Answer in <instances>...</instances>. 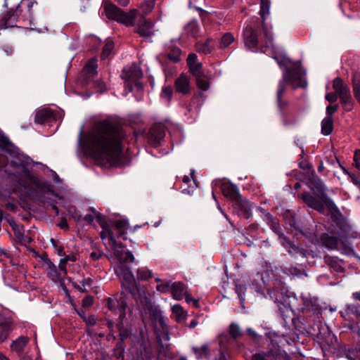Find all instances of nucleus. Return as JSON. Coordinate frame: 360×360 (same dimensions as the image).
I'll return each mask as SVG.
<instances>
[{
    "label": "nucleus",
    "mask_w": 360,
    "mask_h": 360,
    "mask_svg": "<svg viewBox=\"0 0 360 360\" xmlns=\"http://www.w3.org/2000/svg\"><path fill=\"white\" fill-rule=\"evenodd\" d=\"M84 321L89 326H94L96 323V319L94 316H90L89 317H84Z\"/></svg>",
    "instance_id": "774afa93"
},
{
    "label": "nucleus",
    "mask_w": 360,
    "mask_h": 360,
    "mask_svg": "<svg viewBox=\"0 0 360 360\" xmlns=\"http://www.w3.org/2000/svg\"><path fill=\"white\" fill-rule=\"evenodd\" d=\"M141 347L143 349V351L141 352V357L143 359L149 360L153 354V349L150 342L146 340V341H143L141 345Z\"/></svg>",
    "instance_id": "ea45409f"
},
{
    "label": "nucleus",
    "mask_w": 360,
    "mask_h": 360,
    "mask_svg": "<svg viewBox=\"0 0 360 360\" xmlns=\"http://www.w3.org/2000/svg\"><path fill=\"white\" fill-rule=\"evenodd\" d=\"M153 23L148 20H140L136 27V32L141 37H150L153 34Z\"/></svg>",
    "instance_id": "4be33fe9"
},
{
    "label": "nucleus",
    "mask_w": 360,
    "mask_h": 360,
    "mask_svg": "<svg viewBox=\"0 0 360 360\" xmlns=\"http://www.w3.org/2000/svg\"><path fill=\"white\" fill-rule=\"evenodd\" d=\"M353 160V165L360 171V150H355Z\"/></svg>",
    "instance_id": "6e6d98bb"
},
{
    "label": "nucleus",
    "mask_w": 360,
    "mask_h": 360,
    "mask_svg": "<svg viewBox=\"0 0 360 360\" xmlns=\"http://www.w3.org/2000/svg\"><path fill=\"white\" fill-rule=\"evenodd\" d=\"M278 307L281 316L286 323L289 320L293 321V311L289 304L279 302Z\"/></svg>",
    "instance_id": "c756f323"
},
{
    "label": "nucleus",
    "mask_w": 360,
    "mask_h": 360,
    "mask_svg": "<svg viewBox=\"0 0 360 360\" xmlns=\"http://www.w3.org/2000/svg\"><path fill=\"white\" fill-rule=\"evenodd\" d=\"M10 224L11 226V227L13 228V229L15 231L16 233V236L18 237H20L22 233H21V231H20V226H18L14 221H10Z\"/></svg>",
    "instance_id": "338daca9"
},
{
    "label": "nucleus",
    "mask_w": 360,
    "mask_h": 360,
    "mask_svg": "<svg viewBox=\"0 0 360 360\" xmlns=\"http://www.w3.org/2000/svg\"><path fill=\"white\" fill-rule=\"evenodd\" d=\"M21 11L20 4L17 6L15 11L11 10L8 11L0 21V30L16 27L15 22L18 21Z\"/></svg>",
    "instance_id": "9d476101"
},
{
    "label": "nucleus",
    "mask_w": 360,
    "mask_h": 360,
    "mask_svg": "<svg viewBox=\"0 0 360 360\" xmlns=\"http://www.w3.org/2000/svg\"><path fill=\"white\" fill-rule=\"evenodd\" d=\"M280 240L281 241L282 245L285 248L289 254L292 255L299 253L304 254L303 250L292 243L289 238L286 237L285 235H281Z\"/></svg>",
    "instance_id": "5701e85b"
},
{
    "label": "nucleus",
    "mask_w": 360,
    "mask_h": 360,
    "mask_svg": "<svg viewBox=\"0 0 360 360\" xmlns=\"http://www.w3.org/2000/svg\"><path fill=\"white\" fill-rule=\"evenodd\" d=\"M314 193L316 194L317 198L312 195L308 192L302 193L301 195H299V197L302 199L304 202L307 204L309 207L319 212H322L324 211V204L323 202L329 207L332 208L333 206L335 205V203L332 200V203L327 202L321 195V193L318 192L316 189L312 191Z\"/></svg>",
    "instance_id": "6e6552de"
},
{
    "label": "nucleus",
    "mask_w": 360,
    "mask_h": 360,
    "mask_svg": "<svg viewBox=\"0 0 360 360\" xmlns=\"http://www.w3.org/2000/svg\"><path fill=\"white\" fill-rule=\"evenodd\" d=\"M171 293L175 300H182L186 293L184 284L180 282L172 283Z\"/></svg>",
    "instance_id": "a878e982"
},
{
    "label": "nucleus",
    "mask_w": 360,
    "mask_h": 360,
    "mask_svg": "<svg viewBox=\"0 0 360 360\" xmlns=\"http://www.w3.org/2000/svg\"><path fill=\"white\" fill-rule=\"evenodd\" d=\"M195 49L198 52L208 54L214 49V41L209 38L205 41H198L195 44Z\"/></svg>",
    "instance_id": "bb28decb"
},
{
    "label": "nucleus",
    "mask_w": 360,
    "mask_h": 360,
    "mask_svg": "<svg viewBox=\"0 0 360 360\" xmlns=\"http://www.w3.org/2000/svg\"><path fill=\"white\" fill-rule=\"evenodd\" d=\"M290 66L285 65L282 79L280 80L276 92V103L281 116L287 117V110L289 107V102L283 98L285 92L286 84H291L294 88H305L307 81L304 79L305 72L301 69L300 61L292 63L288 61Z\"/></svg>",
    "instance_id": "f03ea898"
},
{
    "label": "nucleus",
    "mask_w": 360,
    "mask_h": 360,
    "mask_svg": "<svg viewBox=\"0 0 360 360\" xmlns=\"http://www.w3.org/2000/svg\"><path fill=\"white\" fill-rule=\"evenodd\" d=\"M53 117V112L51 109L44 108L36 112L34 121L37 123L42 124L46 121H49Z\"/></svg>",
    "instance_id": "c85d7f7f"
},
{
    "label": "nucleus",
    "mask_w": 360,
    "mask_h": 360,
    "mask_svg": "<svg viewBox=\"0 0 360 360\" xmlns=\"http://www.w3.org/2000/svg\"><path fill=\"white\" fill-rule=\"evenodd\" d=\"M326 99L330 103H335L338 100V94L336 93H328L326 95Z\"/></svg>",
    "instance_id": "0e129e2a"
},
{
    "label": "nucleus",
    "mask_w": 360,
    "mask_h": 360,
    "mask_svg": "<svg viewBox=\"0 0 360 360\" xmlns=\"http://www.w3.org/2000/svg\"><path fill=\"white\" fill-rule=\"evenodd\" d=\"M354 94L358 101H360V80L354 82Z\"/></svg>",
    "instance_id": "052dcab7"
},
{
    "label": "nucleus",
    "mask_w": 360,
    "mask_h": 360,
    "mask_svg": "<svg viewBox=\"0 0 360 360\" xmlns=\"http://www.w3.org/2000/svg\"><path fill=\"white\" fill-rule=\"evenodd\" d=\"M237 201V206L239 209V214L245 219H248L251 216L252 205L245 199H238Z\"/></svg>",
    "instance_id": "393cba45"
},
{
    "label": "nucleus",
    "mask_w": 360,
    "mask_h": 360,
    "mask_svg": "<svg viewBox=\"0 0 360 360\" xmlns=\"http://www.w3.org/2000/svg\"><path fill=\"white\" fill-rule=\"evenodd\" d=\"M103 10L108 19L115 20L127 27L134 25L138 13L136 9H131L129 12H125L110 1L104 3Z\"/></svg>",
    "instance_id": "20e7f679"
},
{
    "label": "nucleus",
    "mask_w": 360,
    "mask_h": 360,
    "mask_svg": "<svg viewBox=\"0 0 360 360\" xmlns=\"http://www.w3.org/2000/svg\"><path fill=\"white\" fill-rule=\"evenodd\" d=\"M192 351L197 359H205V360H210L211 351L207 344H205L200 347H193ZM217 353L219 356L216 358L215 360H226L225 355L221 351H217Z\"/></svg>",
    "instance_id": "2eb2a0df"
},
{
    "label": "nucleus",
    "mask_w": 360,
    "mask_h": 360,
    "mask_svg": "<svg viewBox=\"0 0 360 360\" xmlns=\"http://www.w3.org/2000/svg\"><path fill=\"white\" fill-rule=\"evenodd\" d=\"M138 280L146 281L153 276L152 271L145 266L139 267L136 270Z\"/></svg>",
    "instance_id": "a19ab883"
},
{
    "label": "nucleus",
    "mask_w": 360,
    "mask_h": 360,
    "mask_svg": "<svg viewBox=\"0 0 360 360\" xmlns=\"http://www.w3.org/2000/svg\"><path fill=\"white\" fill-rule=\"evenodd\" d=\"M115 228L117 231V233L120 237H122L123 239L126 240L127 237L125 235L127 232L128 229V222L126 220H117L114 224Z\"/></svg>",
    "instance_id": "e433bc0d"
},
{
    "label": "nucleus",
    "mask_w": 360,
    "mask_h": 360,
    "mask_svg": "<svg viewBox=\"0 0 360 360\" xmlns=\"http://www.w3.org/2000/svg\"><path fill=\"white\" fill-rule=\"evenodd\" d=\"M186 60L188 68L199 63L198 62L197 56L195 53H190Z\"/></svg>",
    "instance_id": "13d9d810"
},
{
    "label": "nucleus",
    "mask_w": 360,
    "mask_h": 360,
    "mask_svg": "<svg viewBox=\"0 0 360 360\" xmlns=\"http://www.w3.org/2000/svg\"><path fill=\"white\" fill-rule=\"evenodd\" d=\"M173 95V90L170 86H165L162 87L160 98L169 104L172 100Z\"/></svg>",
    "instance_id": "37998d69"
},
{
    "label": "nucleus",
    "mask_w": 360,
    "mask_h": 360,
    "mask_svg": "<svg viewBox=\"0 0 360 360\" xmlns=\"http://www.w3.org/2000/svg\"><path fill=\"white\" fill-rule=\"evenodd\" d=\"M174 88L176 93L183 95L190 94L192 89L190 77L181 73L174 81Z\"/></svg>",
    "instance_id": "9b49d317"
},
{
    "label": "nucleus",
    "mask_w": 360,
    "mask_h": 360,
    "mask_svg": "<svg viewBox=\"0 0 360 360\" xmlns=\"http://www.w3.org/2000/svg\"><path fill=\"white\" fill-rule=\"evenodd\" d=\"M189 70L192 75L196 77H202L204 76V72L202 70V65L201 63H198L189 67Z\"/></svg>",
    "instance_id": "49530a36"
},
{
    "label": "nucleus",
    "mask_w": 360,
    "mask_h": 360,
    "mask_svg": "<svg viewBox=\"0 0 360 360\" xmlns=\"http://www.w3.org/2000/svg\"><path fill=\"white\" fill-rule=\"evenodd\" d=\"M340 101L347 111H349L352 108L353 102L350 93L340 96Z\"/></svg>",
    "instance_id": "c03bdc74"
},
{
    "label": "nucleus",
    "mask_w": 360,
    "mask_h": 360,
    "mask_svg": "<svg viewBox=\"0 0 360 360\" xmlns=\"http://www.w3.org/2000/svg\"><path fill=\"white\" fill-rule=\"evenodd\" d=\"M229 333L233 339H237L241 336V331L237 324L231 323L229 326Z\"/></svg>",
    "instance_id": "de8ad7c7"
},
{
    "label": "nucleus",
    "mask_w": 360,
    "mask_h": 360,
    "mask_svg": "<svg viewBox=\"0 0 360 360\" xmlns=\"http://www.w3.org/2000/svg\"><path fill=\"white\" fill-rule=\"evenodd\" d=\"M172 310L176 316V321L177 322H180L186 319L187 313L184 310L181 305L174 304L172 307Z\"/></svg>",
    "instance_id": "79ce46f5"
},
{
    "label": "nucleus",
    "mask_w": 360,
    "mask_h": 360,
    "mask_svg": "<svg viewBox=\"0 0 360 360\" xmlns=\"http://www.w3.org/2000/svg\"><path fill=\"white\" fill-rule=\"evenodd\" d=\"M270 342L268 345V354L276 357L281 354L282 349L280 345L281 338L276 333H270Z\"/></svg>",
    "instance_id": "dca6fc26"
},
{
    "label": "nucleus",
    "mask_w": 360,
    "mask_h": 360,
    "mask_svg": "<svg viewBox=\"0 0 360 360\" xmlns=\"http://www.w3.org/2000/svg\"><path fill=\"white\" fill-rule=\"evenodd\" d=\"M333 129V120L329 117H325L321 122V133L328 136L330 134Z\"/></svg>",
    "instance_id": "58836bf2"
},
{
    "label": "nucleus",
    "mask_w": 360,
    "mask_h": 360,
    "mask_svg": "<svg viewBox=\"0 0 360 360\" xmlns=\"http://www.w3.org/2000/svg\"><path fill=\"white\" fill-rule=\"evenodd\" d=\"M345 313L347 314H353L356 316H360V311L359 307L354 304H347Z\"/></svg>",
    "instance_id": "09e8293b"
},
{
    "label": "nucleus",
    "mask_w": 360,
    "mask_h": 360,
    "mask_svg": "<svg viewBox=\"0 0 360 360\" xmlns=\"http://www.w3.org/2000/svg\"><path fill=\"white\" fill-rule=\"evenodd\" d=\"M221 190L224 196L231 200H238L240 198L238 188L229 181H223L221 184Z\"/></svg>",
    "instance_id": "a211bd4d"
},
{
    "label": "nucleus",
    "mask_w": 360,
    "mask_h": 360,
    "mask_svg": "<svg viewBox=\"0 0 360 360\" xmlns=\"http://www.w3.org/2000/svg\"><path fill=\"white\" fill-rule=\"evenodd\" d=\"M94 302V298L92 296H86L82 300V306L85 307H90L92 305Z\"/></svg>",
    "instance_id": "69168bd1"
},
{
    "label": "nucleus",
    "mask_w": 360,
    "mask_h": 360,
    "mask_svg": "<svg viewBox=\"0 0 360 360\" xmlns=\"http://www.w3.org/2000/svg\"><path fill=\"white\" fill-rule=\"evenodd\" d=\"M299 167L300 168L307 171L304 174V179L306 181V184L309 189L311 191H314L316 189L321 193L323 199H324L327 202L332 203V200L328 197L326 193L325 185L321 179L316 174L311 164L302 158L299 162Z\"/></svg>",
    "instance_id": "39448f33"
},
{
    "label": "nucleus",
    "mask_w": 360,
    "mask_h": 360,
    "mask_svg": "<svg viewBox=\"0 0 360 360\" xmlns=\"http://www.w3.org/2000/svg\"><path fill=\"white\" fill-rule=\"evenodd\" d=\"M142 77L141 70L135 65L124 68L121 75V77L125 80L126 86L129 88V91H133L134 87H136L138 89H143V85L139 82Z\"/></svg>",
    "instance_id": "0eeeda50"
},
{
    "label": "nucleus",
    "mask_w": 360,
    "mask_h": 360,
    "mask_svg": "<svg viewBox=\"0 0 360 360\" xmlns=\"http://www.w3.org/2000/svg\"><path fill=\"white\" fill-rule=\"evenodd\" d=\"M13 321L11 319L0 315V343L4 342L12 331Z\"/></svg>",
    "instance_id": "6ab92c4d"
},
{
    "label": "nucleus",
    "mask_w": 360,
    "mask_h": 360,
    "mask_svg": "<svg viewBox=\"0 0 360 360\" xmlns=\"http://www.w3.org/2000/svg\"><path fill=\"white\" fill-rule=\"evenodd\" d=\"M13 174L19 185L25 189H34L36 191L43 189L44 184L34 175L32 174L28 168L20 165Z\"/></svg>",
    "instance_id": "423d86ee"
},
{
    "label": "nucleus",
    "mask_w": 360,
    "mask_h": 360,
    "mask_svg": "<svg viewBox=\"0 0 360 360\" xmlns=\"http://www.w3.org/2000/svg\"><path fill=\"white\" fill-rule=\"evenodd\" d=\"M171 285L172 283L167 282L165 283H162L160 285H157V290L160 292H171Z\"/></svg>",
    "instance_id": "864d4df0"
},
{
    "label": "nucleus",
    "mask_w": 360,
    "mask_h": 360,
    "mask_svg": "<svg viewBox=\"0 0 360 360\" xmlns=\"http://www.w3.org/2000/svg\"><path fill=\"white\" fill-rule=\"evenodd\" d=\"M108 246L113 250L114 255L118 260L119 264L132 263L134 262L135 258L133 254L130 251H124V245L122 243L115 240V243H110Z\"/></svg>",
    "instance_id": "1a4fd4ad"
},
{
    "label": "nucleus",
    "mask_w": 360,
    "mask_h": 360,
    "mask_svg": "<svg viewBox=\"0 0 360 360\" xmlns=\"http://www.w3.org/2000/svg\"><path fill=\"white\" fill-rule=\"evenodd\" d=\"M267 357H271L269 356L268 352H258L252 355V360H266Z\"/></svg>",
    "instance_id": "603ef678"
},
{
    "label": "nucleus",
    "mask_w": 360,
    "mask_h": 360,
    "mask_svg": "<svg viewBox=\"0 0 360 360\" xmlns=\"http://www.w3.org/2000/svg\"><path fill=\"white\" fill-rule=\"evenodd\" d=\"M184 30L188 35L195 38L200 36V25L196 20L188 22L184 27Z\"/></svg>",
    "instance_id": "473e14b6"
},
{
    "label": "nucleus",
    "mask_w": 360,
    "mask_h": 360,
    "mask_svg": "<svg viewBox=\"0 0 360 360\" xmlns=\"http://www.w3.org/2000/svg\"><path fill=\"white\" fill-rule=\"evenodd\" d=\"M333 87L339 97L350 93L349 87L344 84L340 77H336L333 80Z\"/></svg>",
    "instance_id": "cd10ccee"
},
{
    "label": "nucleus",
    "mask_w": 360,
    "mask_h": 360,
    "mask_svg": "<svg viewBox=\"0 0 360 360\" xmlns=\"http://www.w3.org/2000/svg\"><path fill=\"white\" fill-rule=\"evenodd\" d=\"M165 129L162 125H155L149 131L148 139L149 143L153 146H157L164 138Z\"/></svg>",
    "instance_id": "f3484780"
},
{
    "label": "nucleus",
    "mask_w": 360,
    "mask_h": 360,
    "mask_svg": "<svg viewBox=\"0 0 360 360\" xmlns=\"http://www.w3.org/2000/svg\"><path fill=\"white\" fill-rule=\"evenodd\" d=\"M338 105H328L326 107V117L333 119V115L338 110Z\"/></svg>",
    "instance_id": "5fc2aeb1"
},
{
    "label": "nucleus",
    "mask_w": 360,
    "mask_h": 360,
    "mask_svg": "<svg viewBox=\"0 0 360 360\" xmlns=\"http://www.w3.org/2000/svg\"><path fill=\"white\" fill-rule=\"evenodd\" d=\"M245 288L243 285H236V292L238 294V297L240 300L243 302L244 301V295H245Z\"/></svg>",
    "instance_id": "4d7b16f0"
},
{
    "label": "nucleus",
    "mask_w": 360,
    "mask_h": 360,
    "mask_svg": "<svg viewBox=\"0 0 360 360\" xmlns=\"http://www.w3.org/2000/svg\"><path fill=\"white\" fill-rule=\"evenodd\" d=\"M181 49L174 46L172 42H170L166 45L165 53H162V56L167 58L174 63H178L181 60Z\"/></svg>",
    "instance_id": "aec40b11"
},
{
    "label": "nucleus",
    "mask_w": 360,
    "mask_h": 360,
    "mask_svg": "<svg viewBox=\"0 0 360 360\" xmlns=\"http://www.w3.org/2000/svg\"><path fill=\"white\" fill-rule=\"evenodd\" d=\"M283 272L288 276L295 277L300 276L302 274V271L296 266H289L283 269Z\"/></svg>",
    "instance_id": "a18cd8bd"
},
{
    "label": "nucleus",
    "mask_w": 360,
    "mask_h": 360,
    "mask_svg": "<svg viewBox=\"0 0 360 360\" xmlns=\"http://www.w3.org/2000/svg\"><path fill=\"white\" fill-rule=\"evenodd\" d=\"M29 341L30 338L28 337L22 335L12 342L11 349L18 356H22Z\"/></svg>",
    "instance_id": "412c9836"
},
{
    "label": "nucleus",
    "mask_w": 360,
    "mask_h": 360,
    "mask_svg": "<svg viewBox=\"0 0 360 360\" xmlns=\"http://www.w3.org/2000/svg\"><path fill=\"white\" fill-rule=\"evenodd\" d=\"M103 231L101 233V238L105 242V245H109L110 243H115V236L112 231L108 228L105 227L104 224H101Z\"/></svg>",
    "instance_id": "f704fd0d"
},
{
    "label": "nucleus",
    "mask_w": 360,
    "mask_h": 360,
    "mask_svg": "<svg viewBox=\"0 0 360 360\" xmlns=\"http://www.w3.org/2000/svg\"><path fill=\"white\" fill-rule=\"evenodd\" d=\"M197 86L202 91H207L210 87L208 81L203 79L202 77H196Z\"/></svg>",
    "instance_id": "3c124183"
},
{
    "label": "nucleus",
    "mask_w": 360,
    "mask_h": 360,
    "mask_svg": "<svg viewBox=\"0 0 360 360\" xmlns=\"http://www.w3.org/2000/svg\"><path fill=\"white\" fill-rule=\"evenodd\" d=\"M52 245L55 248L56 251L57 252L59 256H62L64 255V248L62 245H58L56 244V241L54 239L51 240Z\"/></svg>",
    "instance_id": "e2e57ef3"
},
{
    "label": "nucleus",
    "mask_w": 360,
    "mask_h": 360,
    "mask_svg": "<svg viewBox=\"0 0 360 360\" xmlns=\"http://www.w3.org/2000/svg\"><path fill=\"white\" fill-rule=\"evenodd\" d=\"M97 59L92 58L85 65L82 70V74L86 77V79L94 77L97 74Z\"/></svg>",
    "instance_id": "b1692460"
},
{
    "label": "nucleus",
    "mask_w": 360,
    "mask_h": 360,
    "mask_svg": "<svg viewBox=\"0 0 360 360\" xmlns=\"http://www.w3.org/2000/svg\"><path fill=\"white\" fill-rule=\"evenodd\" d=\"M67 263L68 262L63 258L60 259L59 265H58V269H59V271L61 273V274L65 275L67 274V270H66Z\"/></svg>",
    "instance_id": "680f3d73"
},
{
    "label": "nucleus",
    "mask_w": 360,
    "mask_h": 360,
    "mask_svg": "<svg viewBox=\"0 0 360 360\" xmlns=\"http://www.w3.org/2000/svg\"><path fill=\"white\" fill-rule=\"evenodd\" d=\"M245 46L249 49H255L258 45L257 31L251 25H247L243 32Z\"/></svg>",
    "instance_id": "4468645a"
},
{
    "label": "nucleus",
    "mask_w": 360,
    "mask_h": 360,
    "mask_svg": "<svg viewBox=\"0 0 360 360\" xmlns=\"http://www.w3.org/2000/svg\"><path fill=\"white\" fill-rule=\"evenodd\" d=\"M126 139V132L118 122L102 121L89 138L91 156L104 167L118 166Z\"/></svg>",
    "instance_id": "f257e3e1"
},
{
    "label": "nucleus",
    "mask_w": 360,
    "mask_h": 360,
    "mask_svg": "<svg viewBox=\"0 0 360 360\" xmlns=\"http://www.w3.org/2000/svg\"><path fill=\"white\" fill-rule=\"evenodd\" d=\"M113 49H114V42L108 39L103 47L102 53L101 55V58L102 60H105L112 55H113Z\"/></svg>",
    "instance_id": "4c0bfd02"
},
{
    "label": "nucleus",
    "mask_w": 360,
    "mask_h": 360,
    "mask_svg": "<svg viewBox=\"0 0 360 360\" xmlns=\"http://www.w3.org/2000/svg\"><path fill=\"white\" fill-rule=\"evenodd\" d=\"M234 41L235 37L233 34L231 32H226L219 39V49H225L228 48L232 43H233Z\"/></svg>",
    "instance_id": "72a5a7b5"
},
{
    "label": "nucleus",
    "mask_w": 360,
    "mask_h": 360,
    "mask_svg": "<svg viewBox=\"0 0 360 360\" xmlns=\"http://www.w3.org/2000/svg\"><path fill=\"white\" fill-rule=\"evenodd\" d=\"M47 275L53 281H61V273L58 271L56 266L51 261L48 260L46 262Z\"/></svg>",
    "instance_id": "2f4dec72"
},
{
    "label": "nucleus",
    "mask_w": 360,
    "mask_h": 360,
    "mask_svg": "<svg viewBox=\"0 0 360 360\" xmlns=\"http://www.w3.org/2000/svg\"><path fill=\"white\" fill-rule=\"evenodd\" d=\"M271 228L273 230V231L278 236L279 238L281 235H284V233L281 231L280 225L277 222L272 221Z\"/></svg>",
    "instance_id": "bf43d9fd"
},
{
    "label": "nucleus",
    "mask_w": 360,
    "mask_h": 360,
    "mask_svg": "<svg viewBox=\"0 0 360 360\" xmlns=\"http://www.w3.org/2000/svg\"><path fill=\"white\" fill-rule=\"evenodd\" d=\"M107 306L110 311L117 314L120 319H122L125 316L127 304L123 298L109 297L107 300Z\"/></svg>",
    "instance_id": "ddd939ff"
},
{
    "label": "nucleus",
    "mask_w": 360,
    "mask_h": 360,
    "mask_svg": "<svg viewBox=\"0 0 360 360\" xmlns=\"http://www.w3.org/2000/svg\"><path fill=\"white\" fill-rule=\"evenodd\" d=\"M127 264L128 263L118 264L115 268L116 275L120 279H122L124 282V283H122V285L130 292L138 304L150 311L153 309L156 310L149 297V295L146 292L144 287L141 286V285L136 281L134 274L130 268L127 266Z\"/></svg>",
    "instance_id": "7ed1b4c3"
},
{
    "label": "nucleus",
    "mask_w": 360,
    "mask_h": 360,
    "mask_svg": "<svg viewBox=\"0 0 360 360\" xmlns=\"http://www.w3.org/2000/svg\"><path fill=\"white\" fill-rule=\"evenodd\" d=\"M325 263L328 265L333 271L336 272H342V261L335 257L326 256L324 257Z\"/></svg>",
    "instance_id": "7c9ffc66"
},
{
    "label": "nucleus",
    "mask_w": 360,
    "mask_h": 360,
    "mask_svg": "<svg viewBox=\"0 0 360 360\" xmlns=\"http://www.w3.org/2000/svg\"><path fill=\"white\" fill-rule=\"evenodd\" d=\"M321 240L327 248L331 250L338 248L339 240L336 237L326 234L321 237Z\"/></svg>",
    "instance_id": "c9c22d12"
},
{
    "label": "nucleus",
    "mask_w": 360,
    "mask_h": 360,
    "mask_svg": "<svg viewBox=\"0 0 360 360\" xmlns=\"http://www.w3.org/2000/svg\"><path fill=\"white\" fill-rule=\"evenodd\" d=\"M269 10L270 2H260L259 15L262 19V24L264 34L269 45H272L274 40L273 34L268 30L266 24V16L269 15Z\"/></svg>",
    "instance_id": "f8f14e48"
},
{
    "label": "nucleus",
    "mask_w": 360,
    "mask_h": 360,
    "mask_svg": "<svg viewBox=\"0 0 360 360\" xmlns=\"http://www.w3.org/2000/svg\"><path fill=\"white\" fill-rule=\"evenodd\" d=\"M155 0H146L142 5L143 10L146 14L152 11L155 6Z\"/></svg>",
    "instance_id": "8fccbe9b"
}]
</instances>
